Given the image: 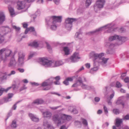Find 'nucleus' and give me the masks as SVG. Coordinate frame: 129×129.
I'll list each match as a JSON object with an SVG mask.
<instances>
[{
  "mask_svg": "<svg viewBox=\"0 0 129 129\" xmlns=\"http://www.w3.org/2000/svg\"><path fill=\"white\" fill-rule=\"evenodd\" d=\"M104 111L105 113L107 114L108 113V111L107 107L104 105H103Z\"/></svg>",
  "mask_w": 129,
  "mask_h": 129,
  "instance_id": "nucleus-42",
  "label": "nucleus"
},
{
  "mask_svg": "<svg viewBox=\"0 0 129 129\" xmlns=\"http://www.w3.org/2000/svg\"><path fill=\"white\" fill-rule=\"evenodd\" d=\"M126 75V73H123L121 75V78L122 79H123V77H124Z\"/></svg>",
  "mask_w": 129,
  "mask_h": 129,
  "instance_id": "nucleus-60",
  "label": "nucleus"
},
{
  "mask_svg": "<svg viewBox=\"0 0 129 129\" xmlns=\"http://www.w3.org/2000/svg\"><path fill=\"white\" fill-rule=\"evenodd\" d=\"M81 86L83 89L88 90L93 89H94V87L93 86L86 85L84 83Z\"/></svg>",
  "mask_w": 129,
  "mask_h": 129,
  "instance_id": "nucleus-20",
  "label": "nucleus"
},
{
  "mask_svg": "<svg viewBox=\"0 0 129 129\" xmlns=\"http://www.w3.org/2000/svg\"><path fill=\"white\" fill-rule=\"evenodd\" d=\"M114 24L113 23H111L103 26L93 31H91L86 33V34L88 35H92L96 34L100 31L102 30L103 29H108L107 30V32L110 33L113 31H115L116 28H114Z\"/></svg>",
  "mask_w": 129,
  "mask_h": 129,
  "instance_id": "nucleus-4",
  "label": "nucleus"
},
{
  "mask_svg": "<svg viewBox=\"0 0 129 129\" xmlns=\"http://www.w3.org/2000/svg\"><path fill=\"white\" fill-rule=\"evenodd\" d=\"M25 7V2L24 1H18L17 3V9L20 10L24 8Z\"/></svg>",
  "mask_w": 129,
  "mask_h": 129,
  "instance_id": "nucleus-15",
  "label": "nucleus"
},
{
  "mask_svg": "<svg viewBox=\"0 0 129 129\" xmlns=\"http://www.w3.org/2000/svg\"><path fill=\"white\" fill-rule=\"evenodd\" d=\"M75 125L77 127H80L81 125V123L78 121H75Z\"/></svg>",
  "mask_w": 129,
  "mask_h": 129,
  "instance_id": "nucleus-33",
  "label": "nucleus"
},
{
  "mask_svg": "<svg viewBox=\"0 0 129 129\" xmlns=\"http://www.w3.org/2000/svg\"><path fill=\"white\" fill-rule=\"evenodd\" d=\"M43 125L45 129H54V128L47 121L44 119L43 121Z\"/></svg>",
  "mask_w": 129,
  "mask_h": 129,
  "instance_id": "nucleus-16",
  "label": "nucleus"
},
{
  "mask_svg": "<svg viewBox=\"0 0 129 129\" xmlns=\"http://www.w3.org/2000/svg\"><path fill=\"white\" fill-rule=\"evenodd\" d=\"M13 94L12 93H9L8 95V98L10 99L13 96Z\"/></svg>",
  "mask_w": 129,
  "mask_h": 129,
  "instance_id": "nucleus-54",
  "label": "nucleus"
},
{
  "mask_svg": "<svg viewBox=\"0 0 129 129\" xmlns=\"http://www.w3.org/2000/svg\"><path fill=\"white\" fill-rule=\"evenodd\" d=\"M129 119V115L128 114L126 115L122 119V120H128Z\"/></svg>",
  "mask_w": 129,
  "mask_h": 129,
  "instance_id": "nucleus-50",
  "label": "nucleus"
},
{
  "mask_svg": "<svg viewBox=\"0 0 129 129\" xmlns=\"http://www.w3.org/2000/svg\"><path fill=\"white\" fill-rule=\"evenodd\" d=\"M49 93H51L52 94H55V95H57L59 96H60L61 95L60 94H59L55 92H49Z\"/></svg>",
  "mask_w": 129,
  "mask_h": 129,
  "instance_id": "nucleus-47",
  "label": "nucleus"
},
{
  "mask_svg": "<svg viewBox=\"0 0 129 129\" xmlns=\"http://www.w3.org/2000/svg\"><path fill=\"white\" fill-rule=\"evenodd\" d=\"M46 44L47 49L50 50L51 49V47L49 44L47 42H46Z\"/></svg>",
  "mask_w": 129,
  "mask_h": 129,
  "instance_id": "nucleus-46",
  "label": "nucleus"
},
{
  "mask_svg": "<svg viewBox=\"0 0 129 129\" xmlns=\"http://www.w3.org/2000/svg\"><path fill=\"white\" fill-rule=\"evenodd\" d=\"M44 103L43 101L41 99H37L35 100L32 103V105L36 104L37 105L41 104Z\"/></svg>",
  "mask_w": 129,
  "mask_h": 129,
  "instance_id": "nucleus-24",
  "label": "nucleus"
},
{
  "mask_svg": "<svg viewBox=\"0 0 129 129\" xmlns=\"http://www.w3.org/2000/svg\"><path fill=\"white\" fill-rule=\"evenodd\" d=\"M123 102V101L121 98H119L116 102L117 105H118L121 104Z\"/></svg>",
  "mask_w": 129,
  "mask_h": 129,
  "instance_id": "nucleus-32",
  "label": "nucleus"
},
{
  "mask_svg": "<svg viewBox=\"0 0 129 129\" xmlns=\"http://www.w3.org/2000/svg\"><path fill=\"white\" fill-rule=\"evenodd\" d=\"M29 116L32 121L35 122H37L39 121V119L36 117L32 113H29Z\"/></svg>",
  "mask_w": 129,
  "mask_h": 129,
  "instance_id": "nucleus-21",
  "label": "nucleus"
},
{
  "mask_svg": "<svg viewBox=\"0 0 129 129\" xmlns=\"http://www.w3.org/2000/svg\"><path fill=\"white\" fill-rule=\"evenodd\" d=\"M15 73V71L14 70L12 71H11L10 73L8 75L10 76L11 75L14 74Z\"/></svg>",
  "mask_w": 129,
  "mask_h": 129,
  "instance_id": "nucleus-52",
  "label": "nucleus"
},
{
  "mask_svg": "<svg viewBox=\"0 0 129 129\" xmlns=\"http://www.w3.org/2000/svg\"><path fill=\"white\" fill-rule=\"evenodd\" d=\"M1 29L4 31L3 33L4 34L8 33V32L10 31V29L7 26L6 27H2L1 28Z\"/></svg>",
  "mask_w": 129,
  "mask_h": 129,
  "instance_id": "nucleus-23",
  "label": "nucleus"
},
{
  "mask_svg": "<svg viewBox=\"0 0 129 129\" xmlns=\"http://www.w3.org/2000/svg\"><path fill=\"white\" fill-rule=\"evenodd\" d=\"M5 52V57L6 58L10 56L12 52L9 49H7L6 48V50Z\"/></svg>",
  "mask_w": 129,
  "mask_h": 129,
  "instance_id": "nucleus-25",
  "label": "nucleus"
},
{
  "mask_svg": "<svg viewBox=\"0 0 129 129\" xmlns=\"http://www.w3.org/2000/svg\"><path fill=\"white\" fill-rule=\"evenodd\" d=\"M29 30L31 32L35 31V29L33 27H30L28 28Z\"/></svg>",
  "mask_w": 129,
  "mask_h": 129,
  "instance_id": "nucleus-45",
  "label": "nucleus"
},
{
  "mask_svg": "<svg viewBox=\"0 0 129 129\" xmlns=\"http://www.w3.org/2000/svg\"><path fill=\"white\" fill-rule=\"evenodd\" d=\"M20 83V82L19 80L17 81V82L16 83V84H13L12 86H10L7 88V89L2 88L1 89V91H5V92H7L8 90L12 88L13 90L17 89L18 88Z\"/></svg>",
  "mask_w": 129,
  "mask_h": 129,
  "instance_id": "nucleus-9",
  "label": "nucleus"
},
{
  "mask_svg": "<svg viewBox=\"0 0 129 129\" xmlns=\"http://www.w3.org/2000/svg\"><path fill=\"white\" fill-rule=\"evenodd\" d=\"M116 39L118 40V43L117 44L118 45L121 44L122 42H124L127 40V38L125 37H122L116 35L110 37L109 39L110 41H112Z\"/></svg>",
  "mask_w": 129,
  "mask_h": 129,
  "instance_id": "nucleus-6",
  "label": "nucleus"
},
{
  "mask_svg": "<svg viewBox=\"0 0 129 129\" xmlns=\"http://www.w3.org/2000/svg\"><path fill=\"white\" fill-rule=\"evenodd\" d=\"M90 57L94 58L95 59H99L100 60V62H101V64L103 66H105L107 62L108 58H105L103 57L104 55L103 53L98 54L93 51L91 52L90 54Z\"/></svg>",
  "mask_w": 129,
  "mask_h": 129,
  "instance_id": "nucleus-5",
  "label": "nucleus"
},
{
  "mask_svg": "<svg viewBox=\"0 0 129 129\" xmlns=\"http://www.w3.org/2000/svg\"><path fill=\"white\" fill-rule=\"evenodd\" d=\"M40 64L46 67H55L63 64V62L61 60L54 61L53 60H49L44 57L40 59Z\"/></svg>",
  "mask_w": 129,
  "mask_h": 129,
  "instance_id": "nucleus-1",
  "label": "nucleus"
},
{
  "mask_svg": "<svg viewBox=\"0 0 129 129\" xmlns=\"http://www.w3.org/2000/svg\"><path fill=\"white\" fill-rule=\"evenodd\" d=\"M54 78L56 81H59V80L60 79V77L59 76H57L55 77Z\"/></svg>",
  "mask_w": 129,
  "mask_h": 129,
  "instance_id": "nucleus-57",
  "label": "nucleus"
},
{
  "mask_svg": "<svg viewBox=\"0 0 129 129\" xmlns=\"http://www.w3.org/2000/svg\"><path fill=\"white\" fill-rule=\"evenodd\" d=\"M28 45L35 47H38L39 44L37 42L34 41L33 42L30 43Z\"/></svg>",
  "mask_w": 129,
  "mask_h": 129,
  "instance_id": "nucleus-27",
  "label": "nucleus"
},
{
  "mask_svg": "<svg viewBox=\"0 0 129 129\" xmlns=\"http://www.w3.org/2000/svg\"><path fill=\"white\" fill-rule=\"evenodd\" d=\"M82 123L85 127H88V123L87 121L85 119H82Z\"/></svg>",
  "mask_w": 129,
  "mask_h": 129,
  "instance_id": "nucleus-31",
  "label": "nucleus"
},
{
  "mask_svg": "<svg viewBox=\"0 0 129 129\" xmlns=\"http://www.w3.org/2000/svg\"><path fill=\"white\" fill-rule=\"evenodd\" d=\"M6 50V48H4L0 50V59L3 60V54Z\"/></svg>",
  "mask_w": 129,
  "mask_h": 129,
  "instance_id": "nucleus-30",
  "label": "nucleus"
},
{
  "mask_svg": "<svg viewBox=\"0 0 129 129\" xmlns=\"http://www.w3.org/2000/svg\"><path fill=\"white\" fill-rule=\"evenodd\" d=\"M4 40V39L3 35L0 33V44L3 43Z\"/></svg>",
  "mask_w": 129,
  "mask_h": 129,
  "instance_id": "nucleus-37",
  "label": "nucleus"
},
{
  "mask_svg": "<svg viewBox=\"0 0 129 129\" xmlns=\"http://www.w3.org/2000/svg\"><path fill=\"white\" fill-rule=\"evenodd\" d=\"M92 0H86L85 6L86 7H88L91 4Z\"/></svg>",
  "mask_w": 129,
  "mask_h": 129,
  "instance_id": "nucleus-34",
  "label": "nucleus"
},
{
  "mask_svg": "<svg viewBox=\"0 0 129 129\" xmlns=\"http://www.w3.org/2000/svg\"><path fill=\"white\" fill-rule=\"evenodd\" d=\"M116 122L115 123V125L117 127H119L121 125V124L122 123V119H116Z\"/></svg>",
  "mask_w": 129,
  "mask_h": 129,
  "instance_id": "nucleus-22",
  "label": "nucleus"
},
{
  "mask_svg": "<svg viewBox=\"0 0 129 129\" xmlns=\"http://www.w3.org/2000/svg\"><path fill=\"white\" fill-rule=\"evenodd\" d=\"M36 53L35 52H32L30 53L28 57V59H30L36 54Z\"/></svg>",
  "mask_w": 129,
  "mask_h": 129,
  "instance_id": "nucleus-39",
  "label": "nucleus"
},
{
  "mask_svg": "<svg viewBox=\"0 0 129 129\" xmlns=\"http://www.w3.org/2000/svg\"><path fill=\"white\" fill-rule=\"evenodd\" d=\"M18 70L21 73H23L24 71V69L22 68H18Z\"/></svg>",
  "mask_w": 129,
  "mask_h": 129,
  "instance_id": "nucleus-58",
  "label": "nucleus"
},
{
  "mask_svg": "<svg viewBox=\"0 0 129 129\" xmlns=\"http://www.w3.org/2000/svg\"><path fill=\"white\" fill-rule=\"evenodd\" d=\"M16 62L13 57H12L8 64V66L12 68H15L16 64Z\"/></svg>",
  "mask_w": 129,
  "mask_h": 129,
  "instance_id": "nucleus-14",
  "label": "nucleus"
},
{
  "mask_svg": "<svg viewBox=\"0 0 129 129\" xmlns=\"http://www.w3.org/2000/svg\"><path fill=\"white\" fill-rule=\"evenodd\" d=\"M8 9L11 15L12 16L15 14L14 9L11 6H9L8 7Z\"/></svg>",
  "mask_w": 129,
  "mask_h": 129,
  "instance_id": "nucleus-28",
  "label": "nucleus"
},
{
  "mask_svg": "<svg viewBox=\"0 0 129 129\" xmlns=\"http://www.w3.org/2000/svg\"><path fill=\"white\" fill-rule=\"evenodd\" d=\"M72 108V112L74 114H77L78 113L77 110L75 108H73L72 107L71 108Z\"/></svg>",
  "mask_w": 129,
  "mask_h": 129,
  "instance_id": "nucleus-43",
  "label": "nucleus"
},
{
  "mask_svg": "<svg viewBox=\"0 0 129 129\" xmlns=\"http://www.w3.org/2000/svg\"><path fill=\"white\" fill-rule=\"evenodd\" d=\"M51 88V87L49 86L46 88H44L43 89V90H47Z\"/></svg>",
  "mask_w": 129,
  "mask_h": 129,
  "instance_id": "nucleus-59",
  "label": "nucleus"
},
{
  "mask_svg": "<svg viewBox=\"0 0 129 129\" xmlns=\"http://www.w3.org/2000/svg\"><path fill=\"white\" fill-rule=\"evenodd\" d=\"M32 103L31 104H30L28 105L27 106V107L29 108H33V106H34V104H33V105H32Z\"/></svg>",
  "mask_w": 129,
  "mask_h": 129,
  "instance_id": "nucleus-61",
  "label": "nucleus"
},
{
  "mask_svg": "<svg viewBox=\"0 0 129 129\" xmlns=\"http://www.w3.org/2000/svg\"><path fill=\"white\" fill-rule=\"evenodd\" d=\"M98 62L94 61V67L93 68L91 69L90 70V72L92 73H93V71H97L98 69Z\"/></svg>",
  "mask_w": 129,
  "mask_h": 129,
  "instance_id": "nucleus-19",
  "label": "nucleus"
},
{
  "mask_svg": "<svg viewBox=\"0 0 129 129\" xmlns=\"http://www.w3.org/2000/svg\"><path fill=\"white\" fill-rule=\"evenodd\" d=\"M75 19L73 18H68L65 20L64 25L65 28L68 30H70L72 26V23Z\"/></svg>",
  "mask_w": 129,
  "mask_h": 129,
  "instance_id": "nucleus-8",
  "label": "nucleus"
},
{
  "mask_svg": "<svg viewBox=\"0 0 129 129\" xmlns=\"http://www.w3.org/2000/svg\"><path fill=\"white\" fill-rule=\"evenodd\" d=\"M63 50L64 52V55H68L70 54V50L68 47H64Z\"/></svg>",
  "mask_w": 129,
  "mask_h": 129,
  "instance_id": "nucleus-26",
  "label": "nucleus"
},
{
  "mask_svg": "<svg viewBox=\"0 0 129 129\" xmlns=\"http://www.w3.org/2000/svg\"><path fill=\"white\" fill-rule=\"evenodd\" d=\"M54 80V78H50L46 81L43 82L42 85V86L45 87L47 86H50L52 84Z\"/></svg>",
  "mask_w": 129,
  "mask_h": 129,
  "instance_id": "nucleus-13",
  "label": "nucleus"
},
{
  "mask_svg": "<svg viewBox=\"0 0 129 129\" xmlns=\"http://www.w3.org/2000/svg\"><path fill=\"white\" fill-rule=\"evenodd\" d=\"M54 83L55 85H59L60 83L59 81H57L54 82Z\"/></svg>",
  "mask_w": 129,
  "mask_h": 129,
  "instance_id": "nucleus-64",
  "label": "nucleus"
},
{
  "mask_svg": "<svg viewBox=\"0 0 129 129\" xmlns=\"http://www.w3.org/2000/svg\"><path fill=\"white\" fill-rule=\"evenodd\" d=\"M27 87H25V85H24L19 90L20 91H21L24 90L26 89Z\"/></svg>",
  "mask_w": 129,
  "mask_h": 129,
  "instance_id": "nucleus-44",
  "label": "nucleus"
},
{
  "mask_svg": "<svg viewBox=\"0 0 129 129\" xmlns=\"http://www.w3.org/2000/svg\"><path fill=\"white\" fill-rule=\"evenodd\" d=\"M80 34V32H77L75 34V36L76 38H79V35Z\"/></svg>",
  "mask_w": 129,
  "mask_h": 129,
  "instance_id": "nucleus-62",
  "label": "nucleus"
},
{
  "mask_svg": "<svg viewBox=\"0 0 129 129\" xmlns=\"http://www.w3.org/2000/svg\"><path fill=\"white\" fill-rule=\"evenodd\" d=\"M63 82V84L66 85H68L69 84V82H68V80H67V79H66Z\"/></svg>",
  "mask_w": 129,
  "mask_h": 129,
  "instance_id": "nucleus-51",
  "label": "nucleus"
},
{
  "mask_svg": "<svg viewBox=\"0 0 129 129\" xmlns=\"http://www.w3.org/2000/svg\"><path fill=\"white\" fill-rule=\"evenodd\" d=\"M80 58L79 53L76 52L74 53L73 55L71 56L70 58L68 59L67 60H67V61H69V60H71V62H74L78 61V59H80Z\"/></svg>",
  "mask_w": 129,
  "mask_h": 129,
  "instance_id": "nucleus-10",
  "label": "nucleus"
},
{
  "mask_svg": "<svg viewBox=\"0 0 129 129\" xmlns=\"http://www.w3.org/2000/svg\"><path fill=\"white\" fill-rule=\"evenodd\" d=\"M60 129H67V128L65 126L63 125L60 127Z\"/></svg>",
  "mask_w": 129,
  "mask_h": 129,
  "instance_id": "nucleus-63",
  "label": "nucleus"
},
{
  "mask_svg": "<svg viewBox=\"0 0 129 129\" xmlns=\"http://www.w3.org/2000/svg\"><path fill=\"white\" fill-rule=\"evenodd\" d=\"M83 84L82 79L80 76L76 78L75 83L72 86V87H77Z\"/></svg>",
  "mask_w": 129,
  "mask_h": 129,
  "instance_id": "nucleus-11",
  "label": "nucleus"
},
{
  "mask_svg": "<svg viewBox=\"0 0 129 129\" xmlns=\"http://www.w3.org/2000/svg\"><path fill=\"white\" fill-rule=\"evenodd\" d=\"M105 2V0H98L94 5V10L95 12H97L103 8Z\"/></svg>",
  "mask_w": 129,
  "mask_h": 129,
  "instance_id": "nucleus-7",
  "label": "nucleus"
},
{
  "mask_svg": "<svg viewBox=\"0 0 129 129\" xmlns=\"http://www.w3.org/2000/svg\"><path fill=\"white\" fill-rule=\"evenodd\" d=\"M116 86L117 87L119 88L121 86V85L119 82H117L116 84Z\"/></svg>",
  "mask_w": 129,
  "mask_h": 129,
  "instance_id": "nucleus-41",
  "label": "nucleus"
},
{
  "mask_svg": "<svg viewBox=\"0 0 129 129\" xmlns=\"http://www.w3.org/2000/svg\"><path fill=\"white\" fill-rule=\"evenodd\" d=\"M71 118L70 116L63 114L59 115H55L53 117V120L58 126L64 123L66 120H70Z\"/></svg>",
  "mask_w": 129,
  "mask_h": 129,
  "instance_id": "nucleus-3",
  "label": "nucleus"
},
{
  "mask_svg": "<svg viewBox=\"0 0 129 129\" xmlns=\"http://www.w3.org/2000/svg\"><path fill=\"white\" fill-rule=\"evenodd\" d=\"M19 102H17L14 105L12 108V109L14 110H15L17 107L16 105Z\"/></svg>",
  "mask_w": 129,
  "mask_h": 129,
  "instance_id": "nucleus-48",
  "label": "nucleus"
},
{
  "mask_svg": "<svg viewBox=\"0 0 129 129\" xmlns=\"http://www.w3.org/2000/svg\"><path fill=\"white\" fill-rule=\"evenodd\" d=\"M5 20V16L4 13L0 11V24H2Z\"/></svg>",
  "mask_w": 129,
  "mask_h": 129,
  "instance_id": "nucleus-18",
  "label": "nucleus"
},
{
  "mask_svg": "<svg viewBox=\"0 0 129 129\" xmlns=\"http://www.w3.org/2000/svg\"><path fill=\"white\" fill-rule=\"evenodd\" d=\"M113 113L115 114H118L119 113V110L117 109H113Z\"/></svg>",
  "mask_w": 129,
  "mask_h": 129,
  "instance_id": "nucleus-36",
  "label": "nucleus"
},
{
  "mask_svg": "<svg viewBox=\"0 0 129 129\" xmlns=\"http://www.w3.org/2000/svg\"><path fill=\"white\" fill-rule=\"evenodd\" d=\"M105 45L106 47H108L111 50H108L107 51V54H112V50L114 47L115 45L114 44L110 43L109 42H106L105 43Z\"/></svg>",
  "mask_w": 129,
  "mask_h": 129,
  "instance_id": "nucleus-12",
  "label": "nucleus"
},
{
  "mask_svg": "<svg viewBox=\"0 0 129 129\" xmlns=\"http://www.w3.org/2000/svg\"><path fill=\"white\" fill-rule=\"evenodd\" d=\"M62 17L53 16L48 17L46 19L47 24L50 25V29L52 30H55L58 25V23H60L61 21Z\"/></svg>",
  "mask_w": 129,
  "mask_h": 129,
  "instance_id": "nucleus-2",
  "label": "nucleus"
},
{
  "mask_svg": "<svg viewBox=\"0 0 129 129\" xmlns=\"http://www.w3.org/2000/svg\"><path fill=\"white\" fill-rule=\"evenodd\" d=\"M43 117L44 118H47L48 119L50 118L52 116L51 112L48 111H46L43 112L42 113Z\"/></svg>",
  "mask_w": 129,
  "mask_h": 129,
  "instance_id": "nucleus-17",
  "label": "nucleus"
},
{
  "mask_svg": "<svg viewBox=\"0 0 129 129\" xmlns=\"http://www.w3.org/2000/svg\"><path fill=\"white\" fill-rule=\"evenodd\" d=\"M24 59H18V62L19 63V65H22L24 63Z\"/></svg>",
  "mask_w": 129,
  "mask_h": 129,
  "instance_id": "nucleus-38",
  "label": "nucleus"
},
{
  "mask_svg": "<svg viewBox=\"0 0 129 129\" xmlns=\"http://www.w3.org/2000/svg\"><path fill=\"white\" fill-rule=\"evenodd\" d=\"M124 81L126 83L129 82V78L127 77H126L124 79Z\"/></svg>",
  "mask_w": 129,
  "mask_h": 129,
  "instance_id": "nucleus-55",
  "label": "nucleus"
},
{
  "mask_svg": "<svg viewBox=\"0 0 129 129\" xmlns=\"http://www.w3.org/2000/svg\"><path fill=\"white\" fill-rule=\"evenodd\" d=\"M85 66L87 68L89 69L90 67V64L88 63H86L85 64Z\"/></svg>",
  "mask_w": 129,
  "mask_h": 129,
  "instance_id": "nucleus-53",
  "label": "nucleus"
},
{
  "mask_svg": "<svg viewBox=\"0 0 129 129\" xmlns=\"http://www.w3.org/2000/svg\"><path fill=\"white\" fill-rule=\"evenodd\" d=\"M13 28L15 29L17 31H19L20 29V28L19 27H17L16 26H13Z\"/></svg>",
  "mask_w": 129,
  "mask_h": 129,
  "instance_id": "nucleus-40",
  "label": "nucleus"
},
{
  "mask_svg": "<svg viewBox=\"0 0 129 129\" xmlns=\"http://www.w3.org/2000/svg\"><path fill=\"white\" fill-rule=\"evenodd\" d=\"M100 99L99 97H96L94 98V101L96 102H98L100 100Z\"/></svg>",
  "mask_w": 129,
  "mask_h": 129,
  "instance_id": "nucleus-56",
  "label": "nucleus"
},
{
  "mask_svg": "<svg viewBox=\"0 0 129 129\" xmlns=\"http://www.w3.org/2000/svg\"><path fill=\"white\" fill-rule=\"evenodd\" d=\"M23 25V27L24 28H27L28 26V24L27 23H25V22L23 23H22Z\"/></svg>",
  "mask_w": 129,
  "mask_h": 129,
  "instance_id": "nucleus-49",
  "label": "nucleus"
},
{
  "mask_svg": "<svg viewBox=\"0 0 129 129\" xmlns=\"http://www.w3.org/2000/svg\"><path fill=\"white\" fill-rule=\"evenodd\" d=\"M11 126L13 128H15L16 127V121L15 120H13L12 121Z\"/></svg>",
  "mask_w": 129,
  "mask_h": 129,
  "instance_id": "nucleus-35",
  "label": "nucleus"
},
{
  "mask_svg": "<svg viewBox=\"0 0 129 129\" xmlns=\"http://www.w3.org/2000/svg\"><path fill=\"white\" fill-rule=\"evenodd\" d=\"M18 59H24L25 56V54L22 52H18Z\"/></svg>",
  "mask_w": 129,
  "mask_h": 129,
  "instance_id": "nucleus-29",
  "label": "nucleus"
}]
</instances>
